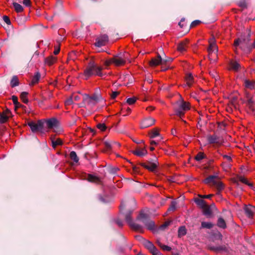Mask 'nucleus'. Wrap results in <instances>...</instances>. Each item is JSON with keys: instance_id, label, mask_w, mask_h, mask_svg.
I'll return each mask as SVG.
<instances>
[{"instance_id": "ddd939ff", "label": "nucleus", "mask_w": 255, "mask_h": 255, "mask_svg": "<svg viewBox=\"0 0 255 255\" xmlns=\"http://www.w3.org/2000/svg\"><path fill=\"white\" fill-rule=\"evenodd\" d=\"M157 163L158 162H157L156 163V162H151L150 161H148L147 164L144 163H142L140 164V165L145 169L148 170L149 171L153 172L157 168Z\"/></svg>"}, {"instance_id": "c756f323", "label": "nucleus", "mask_w": 255, "mask_h": 255, "mask_svg": "<svg viewBox=\"0 0 255 255\" xmlns=\"http://www.w3.org/2000/svg\"><path fill=\"white\" fill-rule=\"evenodd\" d=\"M41 75L39 72L36 73L35 75L32 77L30 85H34L37 83L39 80Z\"/></svg>"}, {"instance_id": "cd10ccee", "label": "nucleus", "mask_w": 255, "mask_h": 255, "mask_svg": "<svg viewBox=\"0 0 255 255\" xmlns=\"http://www.w3.org/2000/svg\"><path fill=\"white\" fill-rule=\"evenodd\" d=\"M186 84L189 87H191L192 83L194 82V78L193 75L191 74H188L185 77Z\"/></svg>"}, {"instance_id": "a878e982", "label": "nucleus", "mask_w": 255, "mask_h": 255, "mask_svg": "<svg viewBox=\"0 0 255 255\" xmlns=\"http://www.w3.org/2000/svg\"><path fill=\"white\" fill-rule=\"evenodd\" d=\"M56 57L51 55L45 58V63L48 65L51 66L56 61Z\"/></svg>"}, {"instance_id": "603ef678", "label": "nucleus", "mask_w": 255, "mask_h": 255, "mask_svg": "<svg viewBox=\"0 0 255 255\" xmlns=\"http://www.w3.org/2000/svg\"><path fill=\"white\" fill-rule=\"evenodd\" d=\"M90 97L95 102L96 104L100 100L101 96L96 94H94Z\"/></svg>"}, {"instance_id": "ea45409f", "label": "nucleus", "mask_w": 255, "mask_h": 255, "mask_svg": "<svg viewBox=\"0 0 255 255\" xmlns=\"http://www.w3.org/2000/svg\"><path fill=\"white\" fill-rule=\"evenodd\" d=\"M28 94V93L26 92H23L21 93L20 96V97L22 100V102L25 104H27L28 103V100L26 98Z\"/></svg>"}, {"instance_id": "13d9d810", "label": "nucleus", "mask_w": 255, "mask_h": 255, "mask_svg": "<svg viewBox=\"0 0 255 255\" xmlns=\"http://www.w3.org/2000/svg\"><path fill=\"white\" fill-rule=\"evenodd\" d=\"M173 58L170 57H165V58L162 59V64H166L167 63L172 62Z\"/></svg>"}, {"instance_id": "9d476101", "label": "nucleus", "mask_w": 255, "mask_h": 255, "mask_svg": "<svg viewBox=\"0 0 255 255\" xmlns=\"http://www.w3.org/2000/svg\"><path fill=\"white\" fill-rule=\"evenodd\" d=\"M160 64H162V58L159 53L156 57L151 58L149 61V65L151 67H156Z\"/></svg>"}, {"instance_id": "de8ad7c7", "label": "nucleus", "mask_w": 255, "mask_h": 255, "mask_svg": "<svg viewBox=\"0 0 255 255\" xmlns=\"http://www.w3.org/2000/svg\"><path fill=\"white\" fill-rule=\"evenodd\" d=\"M112 142L113 141H105L104 142V144L107 149V150H110L112 149Z\"/></svg>"}, {"instance_id": "79ce46f5", "label": "nucleus", "mask_w": 255, "mask_h": 255, "mask_svg": "<svg viewBox=\"0 0 255 255\" xmlns=\"http://www.w3.org/2000/svg\"><path fill=\"white\" fill-rule=\"evenodd\" d=\"M9 118L8 115H5L0 113V124H3L6 123Z\"/></svg>"}, {"instance_id": "6e6d98bb", "label": "nucleus", "mask_w": 255, "mask_h": 255, "mask_svg": "<svg viewBox=\"0 0 255 255\" xmlns=\"http://www.w3.org/2000/svg\"><path fill=\"white\" fill-rule=\"evenodd\" d=\"M239 181H241V182L244 183V184H246L247 183V179H246L245 178L241 176H238L237 178H236Z\"/></svg>"}, {"instance_id": "0eeeda50", "label": "nucleus", "mask_w": 255, "mask_h": 255, "mask_svg": "<svg viewBox=\"0 0 255 255\" xmlns=\"http://www.w3.org/2000/svg\"><path fill=\"white\" fill-rule=\"evenodd\" d=\"M109 40L108 36L107 34H103L96 39L95 45L97 47H101L106 44Z\"/></svg>"}, {"instance_id": "052dcab7", "label": "nucleus", "mask_w": 255, "mask_h": 255, "mask_svg": "<svg viewBox=\"0 0 255 255\" xmlns=\"http://www.w3.org/2000/svg\"><path fill=\"white\" fill-rule=\"evenodd\" d=\"M150 253L152 255H163L156 247Z\"/></svg>"}, {"instance_id": "a19ab883", "label": "nucleus", "mask_w": 255, "mask_h": 255, "mask_svg": "<svg viewBox=\"0 0 255 255\" xmlns=\"http://www.w3.org/2000/svg\"><path fill=\"white\" fill-rule=\"evenodd\" d=\"M213 227V224L209 222H202L201 223V228L210 229Z\"/></svg>"}, {"instance_id": "412c9836", "label": "nucleus", "mask_w": 255, "mask_h": 255, "mask_svg": "<svg viewBox=\"0 0 255 255\" xmlns=\"http://www.w3.org/2000/svg\"><path fill=\"white\" fill-rule=\"evenodd\" d=\"M244 81V85L246 88L251 90L255 89V81H251L248 79H245Z\"/></svg>"}, {"instance_id": "58836bf2", "label": "nucleus", "mask_w": 255, "mask_h": 255, "mask_svg": "<svg viewBox=\"0 0 255 255\" xmlns=\"http://www.w3.org/2000/svg\"><path fill=\"white\" fill-rule=\"evenodd\" d=\"M11 99L16 108H20L23 106L18 102V98L16 96H12Z\"/></svg>"}, {"instance_id": "4be33fe9", "label": "nucleus", "mask_w": 255, "mask_h": 255, "mask_svg": "<svg viewBox=\"0 0 255 255\" xmlns=\"http://www.w3.org/2000/svg\"><path fill=\"white\" fill-rule=\"evenodd\" d=\"M203 213L207 217H210L212 215V211L210 206L206 205L204 207L202 208Z\"/></svg>"}, {"instance_id": "f704fd0d", "label": "nucleus", "mask_w": 255, "mask_h": 255, "mask_svg": "<svg viewBox=\"0 0 255 255\" xmlns=\"http://www.w3.org/2000/svg\"><path fill=\"white\" fill-rule=\"evenodd\" d=\"M238 98L237 96H231L230 100V104L234 107L235 109H237L238 104L237 103Z\"/></svg>"}, {"instance_id": "6e6552de", "label": "nucleus", "mask_w": 255, "mask_h": 255, "mask_svg": "<svg viewBox=\"0 0 255 255\" xmlns=\"http://www.w3.org/2000/svg\"><path fill=\"white\" fill-rule=\"evenodd\" d=\"M245 213L249 218H253L255 212V207L251 205H245L244 207Z\"/></svg>"}, {"instance_id": "69168bd1", "label": "nucleus", "mask_w": 255, "mask_h": 255, "mask_svg": "<svg viewBox=\"0 0 255 255\" xmlns=\"http://www.w3.org/2000/svg\"><path fill=\"white\" fill-rule=\"evenodd\" d=\"M161 248L164 251H170L171 250V247L164 245H162Z\"/></svg>"}, {"instance_id": "338daca9", "label": "nucleus", "mask_w": 255, "mask_h": 255, "mask_svg": "<svg viewBox=\"0 0 255 255\" xmlns=\"http://www.w3.org/2000/svg\"><path fill=\"white\" fill-rule=\"evenodd\" d=\"M120 94V92H117V91H115V92H113L112 94H111V98L112 99H114L115 98H116V97Z\"/></svg>"}, {"instance_id": "8fccbe9b", "label": "nucleus", "mask_w": 255, "mask_h": 255, "mask_svg": "<svg viewBox=\"0 0 255 255\" xmlns=\"http://www.w3.org/2000/svg\"><path fill=\"white\" fill-rule=\"evenodd\" d=\"M135 97L129 98L127 100V103L129 105H132L135 103L136 101Z\"/></svg>"}, {"instance_id": "a211bd4d", "label": "nucleus", "mask_w": 255, "mask_h": 255, "mask_svg": "<svg viewBox=\"0 0 255 255\" xmlns=\"http://www.w3.org/2000/svg\"><path fill=\"white\" fill-rule=\"evenodd\" d=\"M188 43V40L187 39H185L184 41L180 42L177 46V50L181 52H183L185 51L186 50L187 44Z\"/></svg>"}, {"instance_id": "f8f14e48", "label": "nucleus", "mask_w": 255, "mask_h": 255, "mask_svg": "<svg viewBox=\"0 0 255 255\" xmlns=\"http://www.w3.org/2000/svg\"><path fill=\"white\" fill-rule=\"evenodd\" d=\"M45 123L48 128H52L58 126L59 121L57 119L53 118L45 121Z\"/></svg>"}, {"instance_id": "e433bc0d", "label": "nucleus", "mask_w": 255, "mask_h": 255, "mask_svg": "<svg viewBox=\"0 0 255 255\" xmlns=\"http://www.w3.org/2000/svg\"><path fill=\"white\" fill-rule=\"evenodd\" d=\"M12 4L16 12H21L23 10V7L20 4L14 1Z\"/></svg>"}, {"instance_id": "2eb2a0df", "label": "nucleus", "mask_w": 255, "mask_h": 255, "mask_svg": "<svg viewBox=\"0 0 255 255\" xmlns=\"http://www.w3.org/2000/svg\"><path fill=\"white\" fill-rule=\"evenodd\" d=\"M83 102L85 105H87L89 106H93L96 103L87 94L83 95Z\"/></svg>"}, {"instance_id": "c9c22d12", "label": "nucleus", "mask_w": 255, "mask_h": 255, "mask_svg": "<svg viewBox=\"0 0 255 255\" xmlns=\"http://www.w3.org/2000/svg\"><path fill=\"white\" fill-rule=\"evenodd\" d=\"M230 66L232 69L235 71H238L241 68L240 64L235 61H232L230 62Z\"/></svg>"}, {"instance_id": "bb28decb", "label": "nucleus", "mask_w": 255, "mask_h": 255, "mask_svg": "<svg viewBox=\"0 0 255 255\" xmlns=\"http://www.w3.org/2000/svg\"><path fill=\"white\" fill-rule=\"evenodd\" d=\"M52 146L54 148H55L57 145H61L63 144V141L60 138L55 139L54 138L51 137Z\"/></svg>"}, {"instance_id": "4c0bfd02", "label": "nucleus", "mask_w": 255, "mask_h": 255, "mask_svg": "<svg viewBox=\"0 0 255 255\" xmlns=\"http://www.w3.org/2000/svg\"><path fill=\"white\" fill-rule=\"evenodd\" d=\"M178 237L185 236L187 233L186 228L184 226L180 227L178 229Z\"/></svg>"}, {"instance_id": "5701e85b", "label": "nucleus", "mask_w": 255, "mask_h": 255, "mask_svg": "<svg viewBox=\"0 0 255 255\" xmlns=\"http://www.w3.org/2000/svg\"><path fill=\"white\" fill-rule=\"evenodd\" d=\"M129 226L133 230L139 232L140 233H142L144 232L142 226L138 224L133 222Z\"/></svg>"}, {"instance_id": "e2e57ef3", "label": "nucleus", "mask_w": 255, "mask_h": 255, "mask_svg": "<svg viewBox=\"0 0 255 255\" xmlns=\"http://www.w3.org/2000/svg\"><path fill=\"white\" fill-rule=\"evenodd\" d=\"M99 200L102 203H107L108 202V200L104 197L101 194L98 195Z\"/></svg>"}, {"instance_id": "dca6fc26", "label": "nucleus", "mask_w": 255, "mask_h": 255, "mask_svg": "<svg viewBox=\"0 0 255 255\" xmlns=\"http://www.w3.org/2000/svg\"><path fill=\"white\" fill-rule=\"evenodd\" d=\"M248 99L247 101V105L249 108L253 112L255 111V100L253 97L247 96Z\"/></svg>"}, {"instance_id": "3c124183", "label": "nucleus", "mask_w": 255, "mask_h": 255, "mask_svg": "<svg viewBox=\"0 0 255 255\" xmlns=\"http://www.w3.org/2000/svg\"><path fill=\"white\" fill-rule=\"evenodd\" d=\"M238 5L243 8H245L247 7V4L245 0H240L238 2Z\"/></svg>"}, {"instance_id": "c03bdc74", "label": "nucleus", "mask_w": 255, "mask_h": 255, "mask_svg": "<svg viewBox=\"0 0 255 255\" xmlns=\"http://www.w3.org/2000/svg\"><path fill=\"white\" fill-rule=\"evenodd\" d=\"M158 135H159V131L156 128L152 129L150 133V137L151 138H155L156 136Z\"/></svg>"}, {"instance_id": "7c9ffc66", "label": "nucleus", "mask_w": 255, "mask_h": 255, "mask_svg": "<svg viewBox=\"0 0 255 255\" xmlns=\"http://www.w3.org/2000/svg\"><path fill=\"white\" fill-rule=\"evenodd\" d=\"M87 180L91 182L99 183L100 182V179L99 177L90 174L88 175Z\"/></svg>"}, {"instance_id": "393cba45", "label": "nucleus", "mask_w": 255, "mask_h": 255, "mask_svg": "<svg viewBox=\"0 0 255 255\" xmlns=\"http://www.w3.org/2000/svg\"><path fill=\"white\" fill-rule=\"evenodd\" d=\"M214 186H215L216 187L218 190L217 194L218 195L220 194V192L222 191L225 187L224 184L222 182L218 181H216L215 183L214 184Z\"/></svg>"}, {"instance_id": "37998d69", "label": "nucleus", "mask_w": 255, "mask_h": 255, "mask_svg": "<svg viewBox=\"0 0 255 255\" xmlns=\"http://www.w3.org/2000/svg\"><path fill=\"white\" fill-rule=\"evenodd\" d=\"M70 157L72 160L75 162H78L79 161V158L77 156L76 153L74 151H72L70 153Z\"/></svg>"}, {"instance_id": "aec40b11", "label": "nucleus", "mask_w": 255, "mask_h": 255, "mask_svg": "<svg viewBox=\"0 0 255 255\" xmlns=\"http://www.w3.org/2000/svg\"><path fill=\"white\" fill-rule=\"evenodd\" d=\"M218 178V176L216 175H210L205 178L204 180L203 181L204 183L206 184H209L210 183H212L214 185V183L216 182V179Z\"/></svg>"}, {"instance_id": "9b49d317", "label": "nucleus", "mask_w": 255, "mask_h": 255, "mask_svg": "<svg viewBox=\"0 0 255 255\" xmlns=\"http://www.w3.org/2000/svg\"><path fill=\"white\" fill-rule=\"evenodd\" d=\"M132 153L138 156L142 157L147 154L145 146L143 147H137L135 150L132 151Z\"/></svg>"}, {"instance_id": "72a5a7b5", "label": "nucleus", "mask_w": 255, "mask_h": 255, "mask_svg": "<svg viewBox=\"0 0 255 255\" xmlns=\"http://www.w3.org/2000/svg\"><path fill=\"white\" fill-rule=\"evenodd\" d=\"M194 201L196 204L202 209L207 205L206 202L202 198H196Z\"/></svg>"}, {"instance_id": "0e129e2a", "label": "nucleus", "mask_w": 255, "mask_h": 255, "mask_svg": "<svg viewBox=\"0 0 255 255\" xmlns=\"http://www.w3.org/2000/svg\"><path fill=\"white\" fill-rule=\"evenodd\" d=\"M73 102V99L72 97H69L65 102V104L66 105H70L72 104Z\"/></svg>"}, {"instance_id": "a18cd8bd", "label": "nucleus", "mask_w": 255, "mask_h": 255, "mask_svg": "<svg viewBox=\"0 0 255 255\" xmlns=\"http://www.w3.org/2000/svg\"><path fill=\"white\" fill-rule=\"evenodd\" d=\"M205 157H206V156L205 155L204 153L200 152L195 157V159L198 161H199L201 160L202 159L205 158Z\"/></svg>"}, {"instance_id": "20e7f679", "label": "nucleus", "mask_w": 255, "mask_h": 255, "mask_svg": "<svg viewBox=\"0 0 255 255\" xmlns=\"http://www.w3.org/2000/svg\"><path fill=\"white\" fill-rule=\"evenodd\" d=\"M251 33L250 31H249L248 35L246 36H242L240 38L236 39L234 41V45L238 46L240 45V48L244 49L246 47L248 49V47L250 46L249 44L251 41Z\"/></svg>"}, {"instance_id": "b1692460", "label": "nucleus", "mask_w": 255, "mask_h": 255, "mask_svg": "<svg viewBox=\"0 0 255 255\" xmlns=\"http://www.w3.org/2000/svg\"><path fill=\"white\" fill-rule=\"evenodd\" d=\"M210 45L208 48V51L210 54L212 53L215 50H217V47L215 43L214 39H213L210 41Z\"/></svg>"}, {"instance_id": "774afa93", "label": "nucleus", "mask_w": 255, "mask_h": 255, "mask_svg": "<svg viewBox=\"0 0 255 255\" xmlns=\"http://www.w3.org/2000/svg\"><path fill=\"white\" fill-rule=\"evenodd\" d=\"M116 223L119 227H123V221L119 219H118L116 220Z\"/></svg>"}, {"instance_id": "2f4dec72", "label": "nucleus", "mask_w": 255, "mask_h": 255, "mask_svg": "<svg viewBox=\"0 0 255 255\" xmlns=\"http://www.w3.org/2000/svg\"><path fill=\"white\" fill-rule=\"evenodd\" d=\"M10 86L14 88L19 85V80L16 76H13L10 81Z\"/></svg>"}, {"instance_id": "423d86ee", "label": "nucleus", "mask_w": 255, "mask_h": 255, "mask_svg": "<svg viewBox=\"0 0 255 255\" xmlns=\"http://www.w3.org/2000/svg\"><path fill=\"white\" fill-rule=\"evenodd\" d=\"M207 139L210 144L216 143L221 144L223 142V139L215 134L208 135L207 136Z\"/></svg>"}, {"instance_id": "4468645a", "label": "nucleus", "mask_w": 255, "mask_h": 255, "mask_svg": "<svg viewBox=\"0 0 255 255\" xmlns=\"http://www.w3.org/2000/svg\"><path fill=\"white\" fill-rule=\"evenodd\" d=\"M123 58L122 56H116L112 58V62L117 66L123 65L126 63V57Z\"/></svg>"}, {"instance_id": "7ed1b4c3", "label": "nucleus", "mask_w": 255, "mask_h": 255, "mask_svg": "<svg viewBox=\"0 0 255 255\" xmlns=\"http://www.w3.org/2000/svg\"><path fill=\"white\" fill-rule=\"evenodd\" d=\"M136 220L141 221L149 230H153L155 228V223L151 220L149 216L144 213L140 212L137 216Z\"/></svg>"}, {"instance_id": "680f3d73", "label": "nucleus", "mask_w": 255, "mask_h": 255, "mask_svg": "<svg viewBox=\"0 0 255 255\" xmlns=\"http://www.w3.org/2000/svg\"><path fill=\"white\" fill-rule=\"evenodd\" d=\"M2 19L3 21L7 24L10 25L11 24V22L9 18L6 15H3L2 17Z\"/></svg>"}, {"instance_id": "09e8293b", "label": "nucleus", "mask_w": 255, "mask_h": 255, "mask_svg": "<svg viewBox=\"0 0 255 255\" xmlns=\"http://www.w3.org/2000/svg\"><path fill=\"white\" fill-rule=\"evenodd\" d=\"M97 127L102 131H105L107 128L106 125L104 123L98 124L97 125Z\"/></svg>"}, {"instance_id": "39448f33", "label": "nucleus", "mask_w": 255, "mask_h": 255, "mask_svg": "<svg viewBox=\"0 0 255 255\" xmlns=\"http://www.w3.org/2000/svg\"><path fill=\"white\" fill-rule=\"evenodd\" d=\"M44 122L42 120H38L37 123L30 121L27 123V125L30 128L32 132H42L44 127Z\"/></svg>"}, {"instance_id": "864d4df0", "label": "nucleus", "mask_w": 255, "mask_h": 255, "mask_svg": "<svg viewBox=\"0 0 255 255\" xmlns=\"http://www.w3.org/2000/svg\"><path fill=\"white\" fill-rule=\"evenodd\" d=\"M171 223V221H168L165 222L163 224L161 225L160 226V227H159L160 229L162 230H164Z\"/></svg>"}, {"instance_id": "49530a36", "label": "nucleus", "mask_w": 255, "mask_h": 255, "mask_svg": "<svg viewBox=\"0 0 255 255\" xmlns=\"http://www.w3.org/2000/svg\"><path fill=\"white\" fill-rule=\"evenodd\" d=\"M176 204H177V202L175 201H174V200L172 201L171 202V205H170V207H169V208L168 209V211H175L176 209Z\"/></svg>"}, {"instance_id": "f3484780", "label": "nucleus", "mask_w": 255, "mask_h": 255, "mask_svg": "<svg viewBox=\"0 0 255 255\" xmlns=\"http://www.w3.org/2000/svg\"><path fill=\"white\" fill-rule=\"evenodd\" d=\"M132 212V210H128L124 214L125 220L129 226L133 222L131 218Z\"/></svg>"}, {"instance_id": "c85d7f7f", "label": "nucleus", "mask_w": 255, "mask_h": 255, "mask_svg": "<svg viewBox=\"0 0 255 255\" xmlns=\"http://www.w3.org/2000/svg\"><path fill=\"white\" fill-rule=\"evenodd\" d=\"M217 225L221 228L225 229L227 227L226 223L224 219L222 217H219L217 221Z\"/></svg>"}, {"instance_id": "1a4fd4ad", "label": "nucleus", "mask_w": 255, "mask_h": 255, "mask_svg": "<svg viewBox=\"0 0 255 255\" xmlns=\"http://www.w3.org/2000/svg\"><path fill=\"white\" fill-rule=\"evenodd\" d=\"M155 120L151 118L148 117L144 119L141 123V128H148L154 124Z\"/></svg>"}, {"instance_id": "473e14b6", "label": "nucleus", "mask_w": 255, "mask_h": 255, "mask_svg": "<svg viewBox=\"0 0 255 255\" xmlns=\"http://www.w3.org/2000/svg\"><path fill=\"white\" fill-rule=\"evenodd\" d=\"M210 250L215 251V252H219L221 251H227V249L225 246H218V247H215V246H212L209 247Z\"/></svg>"}, {"instance_id": "6ab92c4d", "label": "nucleus", "mask_w": 255, "mask_h": 255, "mask_svg": "<svg viewBox=\"0 0 255 255\" xmlns=\"http://www.w3.org/2000/svg\"><path fill=\"white\" fill-rule=\"evenodd\" d=\"M142 244L150 252H151L155 248L154 245L148 240L143 239Z\"/></svg>"}, {"instance_id": "5fc2aeb1", "label": "nucleus", "mask_w": 255, "mask_h": 255, "mask_svg": "<svg viewBox=\"0 0 255 255\" xmlns=\"http://www.w3.org/2000/svg\"><path fill=\"white\" fill-rule=\"evenodd\" d=\"M232 181L233 183L236 184L237 187L240 188L241 190H243L242 188L241 187V185L239 183V181L236 178H232Z\"/></svg>"}, {"instance_id": "4d7b16f0", "label": "nucleus", "mask_w": 255, "mask_h": 255, "mask_svg": "<svg viewBox=\"0 0 255 255\" xmlns=\"http://www.w3.org/2000/svg\"><path fill=\"white\" fill-rule=\"evenodd\" d=\"M119 170L117 167H111L109 169V172L111 174H116L117 172Z\"/></svg>"}, {"instance_id": "bf43d9fd", "label": "nucleus", "mask_w": 255, "mask_h": 255, "mask_svg": "<svg viewBox=\"0 0 255 255\" xmlns=\"http://www.w3.org/2000/svg\"><path fill=\"white\" fill-rule=\"evenodd\" d=\"M201 22V21L199 20H195L193 21V22H192V23L190 24V28L194 27L197 26V25L199 24Z\"/></svg>"}, {"instance_id": "f03ea898", "label": "nucleus", "mask_w": 255, "mask_h": 255, "mask_svg": "<svg viewBox=\"0 0 255 255\" xmlns=\"http://www.w3.org/2000/svg\"><path fill=\"white\" fill-rule=\"evenodd\" d=\"M173 109L175 115L182 119L184 116L185 112L190 109V104L185 102L180 96V99L174 104Z\"/></svg>"}, {"instance_id": "f257e3e1", "label": "nucleus", "mask_w": 255, "mask_h": 255, "mask_svg": "<svg viewBox=\"0 0 255 255\" xmlns=\"http://www.w3.org/2000/svg\"><path fill=\"white\" fill-rule=\"evenodd\" d=\"M102 69V67L98 66L94 61H90L84 71L85 79H88L90 77L94 75L102 76L103 74L101 72Z\"/></svg>"}]
</instances>
